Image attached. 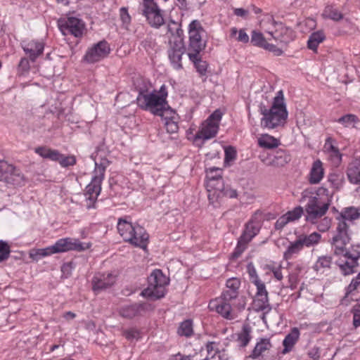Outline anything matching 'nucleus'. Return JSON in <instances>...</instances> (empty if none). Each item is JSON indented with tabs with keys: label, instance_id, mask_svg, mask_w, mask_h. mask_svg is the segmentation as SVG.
I'll return each mask as SVG.
<instances>
[{
	"label": "nucleus",
	"instance_id": "18",
	"mask_svg": "<svg viewBox=\"0 0 360 360\" xmlns=\"http://www.w3.org/2000/svg\"><path fill=\"white\" fill-rule=\"evenodd\" d=\"M231 301V300H225L224 297L221 295L219 298L210 303V307L214 309L222 317L232 320L234 319V316L231 313L232 308L230 303Z\"/></svg>",
	"mask_w": 360,
	"mask_h": 360
},
{
	"label": "nucleus",
	"instance_id": "55",
	"mask_svg": "<svg viewBox=\"0 0 360 360\" xmlns=\"http://www.w3.org/2000/svg\"><path fill=\"white\" fill-rule=\"evenodd\" d=\"M353 326L354 328L360 326V304L355 305L352 309Z\"/></svg>",
	"mask_w": 360,
	"mask_h": 360
},
{
	"label": "nucleus",
	"instance_id": "1",
	"mask_svg": "<svg viewBox=\"0 0 360 360\" xmlns=\"http://www.w3.org/2000/svg\"><path fill=\"white\" fill-rule=\"evenodd\" d=\"M360 208L349 207L344 208L336 217L338 221L335 234L330 240V243L335 247L334 254L340 255L344 252L345 245L350 241L349 226L347 221H352L360 218Z\"/></svg>",
	"mask_w": 360,
	"mask_h": 360
},
{
	"label": "nucleus",
	"instance_id": "25",
	"mask_svg": "<svg viewBox=\"0 0 360 360\" xmlns=\"http://www.w3.org/2000/svg\"><path fill=\"white\" fill-rule=\"evenodd\" d=\"M300 335V330L297 328L295 327L291 329L283 341V349L282 354H285L292 351L295 345L298 341Z\"/></svg>",
	"mask_w": 360,
	"mask_h": 360
},
{
	"label": "nucleus",
	"instance_id": "50",
	"mask_svg": "<svg viewBox=\"0 0 360 360\" xmlns=\"http://www.w3.org/2000/svg\"><path fill=\"white\" fill-rule=\"evenodd\" d=\"M358 266L359 265H356V264L352 263V261H347L344 264L339 265L342 274L344 276L351 275L356 272V270L354 269Z\"/></svg>",
	"mask_w": 360,
	"mask_h": 360
},
{
	"label": "nucleus",
	"instance_id": "30",
	"mask_svg": "<svg viewBox=\"0 0 360 360\" xmlns=\"http://www.w3.org/2000/svg\"><path fill=\"white\" fill-rule=\"evenodd\" d=\"M321 234L317 232H314L309 235H300L298 237L299 240L301 241L302 247H311L318 244L321 240Z\"/></svg>",
	"mask_w": 360,
	"mask_h": 360
},
{
	"label": "nucleus",
	"instance_id": "48",
	"mask_svg": "<svg viewBox=\"0 0 360 360\" xmlns=\"http://www.w3.org/2000/svg\"><path fill=\"white\" fill-rule=\"evenodd\" d=\"M11 254L9 245L4 240H0V263L7 260Z\"/></svg>",
	"mask_w": 360,
	"mask_h": 360
},
{
	"label": "nucleus",
	"instance_id": "17",
	"mask_svg": "<svg viewBox=\"0 0 360 360\" xmlns=\"http://www.w3.org/2000/svg\"><path fill=\"white\" fill-rule=\"evenodd\" d=\"M21 46L32 62H34L43 53L44 49V43L36 40L23 41L21 43Z\"/></svg>",
	"mask_w": 360,
	"mask_h": 360
},
{
	"label": "nucleus",
	"instance_id": "60",
	"mask_svg": "<svg viewBox=\"0 0 360 360\" xmlns=\"http://www.w3.org/2000/svg\"><path fill=\"white\" fill-rule=\"evenodd\" d=\"M30 62L27 58H21L19 64L18 70L20 74H23L24 72H27L30 70Z\"/></svg>",
	"mask_w": 360,
	"mask_h": 360
},
{
	"label": "nucleus",
	"instance_id": "63",
	"mask_svg": "<svg viewBox=\"0 0 360 360\" xmlns=\"http://www.w3.org/2000/svg\"><path fill=\"white\" fill-rule=\"evenodd\" d=\"M247 271H248V273L250 276V280H251V282L253 283L254 281L255 280H259L258 276H257V271L253 265V264L252 262H250L248 265H247Z\"/></svg>",
	"mask_w": 360,
	"mask_h": 360
},
{
	"label": "nucleus",
	"instance_id": "54",
	"mask_svg": "<svg viewBox=\"0 0 360 360\" xmlns=\"http://www.w3.org/2000/svg\"><path fill=\"white\" fill-rule=\"evenodd\" d=\"M252 283H254L257 287L256 295H268V292L266 289L265 284L260 279L254 281Z\"/></svg>",
	"mask_w": 360,
	"mask_h": 360
},
{
	"label": "nucleus",
	"instance_id": "37",
	"mask_svg": "<svg viewBox=\"0 0 360 360\" xmlns=\"http://www.w3.org/2000/svg\"><path fill=\"white\" fill-rule=\"evenodd\" d=\"M322 15L324 18H328L334 21H340L343 18V15L333 6H327Z\"/></svg>",
	"mask_w": 360,
	"mask_h": 360
},
{
	"label": "nucleus",
	"instance_id": "61",
	"mask_svg": "<svg viewBox=\"0 0 360 360\" xmlns=\"http://www.w3.org/2000/svg\"><path fill=\"white\" fill-rule=\"evenodd\" d=\"M236 158V151L232 146H229L225 149V162H230Z\"/></svg>",
	"mask_w": 360,
	"mask_h": 360
},
{
	"label": "nucleus",
	"instance_id": "62",
	"mask_svg": "<svg viewBox=\"0 0 360 360\" xmlns=\"http://www.w3.org/2000/svg\"><path fill=\"white\" fill-rule=\"evenodd\" d=\"M289 222H290L289 219L283 214L276 220L274 228L276 230H281Z\"/></svg>",
	"mask_w": 360,
	"mask_h": 360
},
{
	"label": "nucleus",
	"instance_id": "24",
	"mask_svg": "<svg viewBox=\"0 0 360 360\" xmlns=\"http://www.w3.org/2000/svg\"><path fill=\"white\" fill-rule=\"evenodd\" d=\"M347 176L350 183H360V157L354 158L349 162L347 169Z\"/></svg>",
	"mask_w": 360,
	"mask_h": 360
},
{
	"label": "nucleus",
	"instance_id": "31",
	"mask_svg": "<svg viewBox=\"0 0 360 360\" xmlns=\"http://www.w3.org/2000/svg\"><path fill=\"white\" fill-rule=\"evenodd\" d=\"M206 350L207 354L206 357L202 360H222L221 352L218 348V344L215 342H208L206 344Z\"/></svg>",
	"mask_w": 360,
	"mask_h": 360
},
{
	"label": "nucleus",
	"instance_id": "13",
	"mask_svg": "<svg viewBox=\"0 0 360 360\" xmlns=\"http://www.w3.org/2000/svg\"><path fill=\"white\" fill-rule=\"evenodd\" d=\"M154 305L148 302H142L126 305L120 310L121 316L126 319H133L135 316H143L146 313L154 310Z\"/></svg>",
	"mask_w": 360,
	"mask_h": 360
},
{
	"label": "nucleus",
	"instance_id": "52",
	"mask_svg": "<svg viewBox=\"0 0 360 360\" xmlns=\"http://www.w3.org/2000/svg\"><path fill=\"white\" fill-rule=\"evenodd\" d=\"M123 335L128 340H139L140 338L139 331L136 328L124 330Z\"/></svg>",
	"mask_w": 360,
	"mask_h": 360
},
{
	"label": "nucleus",
	"instance_id": "40",
	"mask_svg": "<svg viewBox=\"0 0 360 360\" xmlns=\"http://www.w3.org/2000/svg\"><path fill=\"white\" fill-rule=\"evenodd\" d=\"M155 116L160 117L162 120H164L165 122L170 120H174L175 119V111L169 105L168 102H166V104L162 106V108L160 109L159 112H158Z\"/></svg>",
	"mask_w": 360,
	"mask_h": 360
},
{
	"label": "nucleus",
	"instance_id": "36",
	"mask_svg": "<svg viewBox=\"0 0 360 360\" xmlns=\"http://www.w3.org/2000/svg\"><path fill=\"white\" fill-rule=\"evenodd\" d=\"M110 162L105 158H101L99 162L95 161V168L93 175L104 179L106 168L110 165Z\"/></svg>",
	"mask_w": 360,
	"mask_h": 360
},
{
	"label": "nucleus",
	"instance_id": "21",
	"mask_svg": "<svg viewBox=\"0 0 360 360\" xmlns=\"http://www.w3.org/2000/svg\"><path fill=\"white\" fill-rule=\"evenodd\" d=\"M127 217L118 219L117 229L120 235L122 237L125 242L132 240V232L135 231L134 229L136 225H133L131 222L127 220Z\"/></svg>",
	"mask_w": 360,
	"mask_h": 360
},
{
	"label": "nucleus",
	"instance_id": "23",
	"mask_svg": "<svg viewBox=\"0 0 360 360\" xmlns=\"http://www.w3.org/2000/svg\"><path fill=\"white\" fill-rule=\"evenodd\" d=\"M219 128V124L205 121V123L202 124L201 129L197 133L196 138L203 140L210 139L217 135Z\"/></svg>",
	"mask_w": 360,
	"mask_h": 360
},
{
	"label": "nucleus",
	"instance_id": "56",
	"mask_svg": "<svg viewBox=\"0 0 360 360\" xmlns=\"http://www.w3.org/2000/svg\"><path fill=\"white\" fill-rule=\"evenodd\" d=\"M222 117V113L220 110H214L206 120L210 123L217 124L219 125V121Z\"/></svg>",
	"mask_w": 360,
	"mask_h": 360
},
{
	"label": "nucleus",
	"instance_id": "44",
	"mask_svg": "<svg viewBox=\"0 0 360 360\" xmlns=\"http://www.w3.org/2000/svg\"><path fill=\"white\" fill-rule=\"evenodd\" d=\"M58 160L57 162L60 164L62 167H68L70 166H74L76 162V158L75 155H65L60 153Z\"/></svg>",
	"mask_w": 360,
	"mask_h": 360
},
{
	"label": "nucleus",
	"instance_id": "34",
	"mask_svg": "<svg viewBox=\"0 0 360 360\" xmlns=\"http://www.w3.org/2000/svg\"><path fill=\"white\" fill-rule=\"evenodd\" d=\"M279 143L278 139L268 134L262 136L258 140L259 146L268 149L275 148L278 146Z\"/></svg>",
	"mask_w": 360,
	"mask_h": 360
},
{
	"label": "nucleus",
	"instance_id": "49",
	"mask_svg": "<svg viewBox=\"0 0 360 360\" xmlns=\"http://www.w3.org/2000/svg\"><path fill=\"white\" fill-rule=\"evenodd\" d=\"M304 213L303 207L297 206L292 210L288 211L285 215L289 219L290 221H294L299 219Z\"/></svg>",
	"mask_w": 360,
	"mask_h": 360
},
{
	"label": "nucleus",
	"instance_id": "12",
	"mask_svg": "<svg viewBox=\"0 0 360 360\" xmlns=\"http://www.w3.org/2000/svg\"><path fill=\"white\" fill-rule=\"evenodd\" d=\"M89 248V245L82 243L77 239L70 238H60L51 246L53 254L65 252L70 250L82 251Z\"/></svg>",
	"mask_w": 360,
	"mask_h": 360
},
{
	"label": "nucleus",
	"instance_id": "41",
	"mask_svg": "<svg viewBox=\"0 0 360 360\" xmlns=\"http://www.w3.org/2000/svg\"><path fill=\"white\" fill-rule=\"evenodd\" d=\"M51 246L41 249H34L30 252V257L35 261H39L41 258L52 255Z\"/></svg>",
	"mask_w": 360,
	"mask_h": 360
},
{
	"label": "nucleus",
	"instance_id": "8",
	"mask_svg": "<svg viewBox=\"0 0 360 360\" xmlns=\"http://www.w3.org/2000/svg\"><path fill=\"white\" fill-rule=\"evenodd\" d=\"M142 7V15L146 18L150 26L158 28L164 24L162 11L155 0H143Z\"/></svg>",
	"mask_w": 360,
	"mask_h": 360
},
{
	"label": "nucleus",
	"instance_id": "47",
	"mask_svg": "<svg viewBox=\"0 0 360 360\" xmlns=\"http://www.w3.org/2000/svg\"><path fill=\"white\" fill-rule=\"evenodd\" d=\"M359 121L358 117L354 114H347L340 117L337 122L342 124L345 127H349L351 124Z\"/></svg>",
	"mask_w": 360,
	"mask_h": 360
},
{
	"label": "nucleus",
	"instance_id": "64",
	"mask_svg": "<svg viewBox=\"0 0 360 360\" xmlns=\"http://www.w3.org/2000/svg\"><path fill=\"white\" fill-rule=\"evenodd\" d=\"M221 193V198L228 197L230 198H236L238 195L236 190L225 186Z\"/></svg>",
	"mask_w": 360,
	"mask_h": 360
},
{
	"label": "nucleus",
	"instance_id": "53",
	"mask_svg": "<svg viewBox=\"0 0 360 360\" xmlns=\"http://www.w3.org/2000/svg\"><path fill=\"white\" fill-rule=\"evenodd\" d=\"M340 255H344L348 259H350L352 261V263L356 264V265H359L358 259L360 258V251L354 250L353 252L347 251L345 249L344 252Z\"/></svg>",
	"mask_w": 360,
	"mask_h": 360
},
{
	"label": "nucleus",
	"instance_id": "43",
	"mask_svg": "<svg viewBox=\"0 0 360 360\" xmlns=\"http://www.w3.org/2000/svg\"><path fill=\"white\" fill-rule=\"evenodd\" d=\"M251 43L256 46L264 49L268 44L264 35L259 32L253 31L251 36Z\"/></svg>",
	"mask_w": 360,
	"mask_h": 360
},
{
	"label": "nucleus",
	"instance_id": "39",
	"mask_svg": "<svg viewBox=\"0 0 360 360\" xmlns=\"http://www.w3.org/2000/svg\"><path fill=\"white\" fill-rule=\"evenodd\" d=\"M189 59L191 62L193 63L197 72L201 76H204L206 75L207 70L208 68V63L206 61L202 60L200 54L197 55L195 59L193 58H189Z\"/></svg>",
	"mask_w": 360,
	"mask_h": 360
},
{
	"label": "nucleus",
	"instance_id": "38",
	"mask_svg": "<svg viewBox=\"0 0 360 360\" xmlns=\"http://www.w3.org/2000/svg\"><path fill=\"white\" fill-rule=\"evenodd\" d=\"M254 307L255 311H264L266 309H271L270 304L269 303V297L268 295L263 296H255V299L254 300Z\"/></svg>",
	"mask_w": 360,
	"mask_h": 360
},
{
	"label": "nucleus",
	"instance_id": "57",
	"mask_svg": "<svg viewBox=\"0 0 360 360\" xmlns=\"http://www.w3.org/2000/svg\"><path fill=\"white\" fill-rule=\"evenodd\" d=\"M360 285V279L357 278V276L353 278L350 284L346 288L345 297H348L353 291L357 289Z\"/></svg>",
	"mask_w": 360,
	"mask_h": 360
},
{
	"label": "nucleus",
	"instance_id": "14",
	"mask_svg": "<svg viewBox=\"0 0 360 360\" xmlns=\"http://www.w3.org/2000/svg\"><path fill=\"white\" fill-rule=\"evenodd\" d=\"M103 180V179L93 175L90 184L86 186L85 196L86 200L89 201V203L86 205L88 209L94 207V205L101 191V184Z\"/></svg>",
	"mask_w": 360,
	"mask_h": 360
},
{
	"label": "nucleus",
	"instance_id": "27",
	"mask_svg": "<svg viewBox=\"0 0 360 360\" xmlns=\"http://www.w3.org/2000/svg\"><path fill=\"white\" fill-rule=\"evenodd\" d=\"M271 347L272 345L269 338H262L257 342L252 353L249 355V358L257 359L262 356L264 352L269 350Z\"/></svg>",
	"mask_w": 360,
	"mask_h": 360
},
{
	"label": "nucleus",
	"instance_id": "16",
	"mask_svg": "<svg viewBox=\"0 0 360 360\" xmlns=\"http://www.w3.org/2000/svg\"><path fill=\"white\" fill-rule=\"evenodd\" d=\"M115 281V276L112 274H98L92 279V289L98 292L110 288Z\"/></svg>",
	"mask_w": 360,
	"mask_h": 360
},
{
	"label": "nucleus",
	"instance_id": "29",
	"mask_svg": "<svg viewBox=\"0 0 360 360\" xmlns=\"http://www.w3.org/2000/svg\"><path fill=\"white\" fill-rule=\"evenodd\" d=\"M34 152L44 159H49L57 162L60 152L58 150L51 149L46 146H39L35 148Z\"/></svg>",
	"mask_w": 360,
	"mask_h": 360
},
{
	"label": "nucleus",
	"instance_id": "2",
	"mask_svg": "<svg viewBox=\"0 0 360 360\" xmlns=\"http://www.w3.org/2000/svg\"><path fill=\"white\" fill-rule=\"evenodd\" d=\"M260 112L263 115L261 119L262 127L274 129L278 126H283L285 123L288 115L283 91H279L277 93L270 109L268 110L264 105H261Z\"/></svg>",
	"mask_w": 360,
	"mask_h": 360
},
{
	"label": "nucleus",
	"instance_id": "35",
	"mask_svg": "<svg viewBox=\"0 0 360 360\" xmlns=\"http://www.w3.org/2000/svg\"><path fill=\"white\" fill-rule=\"evenodd\" d=\"M251 327L249 324H244L242 330L238 334V341L242 347H246L251 340Z\"/></svg>",
	"mask_w": 360,
	"mask_h": 360
},
{
	"label": "nucleus",
	"instance_id": "9",
	"mask_svg": "<svg viewBox=\"0 0 360 360\" xmlns=\"http://www.w3.org/2000/svg\"><path fill=\"white\" fill-rule=\"evenodd\" d=\"M57 23L60 31L64 36L71 34L77 38H80L83 36L85 25L78 18L68 17L67 18H60Z\"/></svg>",
	"mask_w": 360,
	"mask_h": 360
},
{
	"label": "nucleus",
	"instance_id": "42",
	"mask_svg": "<svg viewBox=\"0 0 360 360\" xmlns=\"http://www.w3.org/2000/svg\"><path fill=\"white\" fill-rule=\"evenodd\" d=\"M332 261L333 259L330 256L319 257L313 268L316 271H319L322 269H330Z\"/></svg>",
	"mask_w": 360,
	"mask_h": 360
},
{
	"label": "nucleus",
	"instance_id": "15",
	"mask_svg": "<svg viewBox=\"0 0 360 360\" xmlns=\"http://www.w3.org/2000/svg\"><path fill=\"white\" fill-rule=\"evenodd\" d=\"M185 50L183 39H180L174 41L171 49L168 51L169 59L175 70H178L183 68L181 58Z\"/></svg>",
	"mask_w": 360,
	"mask_h": 360
},
{
	"label": "nucleus",
	"instance_id": "4",
	"mask_svg": "<svg viewBox=\"0 0 360 360\" xmlns=\"http://www.w3.org/2000/svg\"><path fill=\"white\" fill-rule=\"evenodd\" d=\"M305 201H307L305 205L306 220L313 224L325 215L330 205L329 202L322 200L319 195H311L307 191L302 192L300 199L302 203Z\"/></svg>",
	"mask_w": 360,
	"mask_h": 360
},
{
	"label": "nucleus",
	"instance_id": "5",
	"mask_svg": "<svg viewBox=\"0 0 360 360\" xmlns=\"http://www.w3.org/2000/svg\"><path fill=\"white\" fill-rule=\"evenodd\" d=\"M205 32L200 22L193 20L188 25L189 44L187 48L188 58H196L206 47V41L202 39V34Z\"/></svg>",
	"mask_w": 360,
	"mask_h": 360
},
{
	"label": "nucleus",
	"instance_id": "3",
	"mask_svg": "<svg viewBox=\"0 0 360 360\" xmlns=\"http://www.w3.org/2000/svg\"><path fill=\"white\" fill-rule=\"evenodd\" d=\"M148 285L141 292V296L150 300H158L165 297V286L169 284V279L160 269H155L148 278Z\"/></svg>",
	"mask_w": 360,
	"mask_h": 360
},
{
	"label": "nucleus",
	"instance_id": "7",
	"mask_svg": "<svg viewBox=\"0 0 360 360\" xmlns=\"http://www.w3.org/2000/svg\"><path fill=\"white\" fill-rule=\"evenodd\" d=\"M167 101L158 97L155 91L151 93H145L141 91L136 98L138 106L144 110H148L154 115L158 114L160 109L166 104Z\"/></svg>",
	"mask_w": 360,
	"mask_h": 360
},
{
	"label": "nucleus",
	"instance_id": "20",
	"mask_svg": "<svg viewBox=\"0 0 360 360\" xmlns=\"http://www.w3.org/2000/svg\"><path fill=\"white\" fill-rule=\"evenodd\" d=\"M134 231L132 232L133 238L131 240H129V243L135 247L146 250L148 243V233L143 227L139 225L135 226Z\"/></svg>",
	"mask_w": 360,
	"mask_h": 360
},
{
	"label": "nucleus",
	"instance_id": "58",
	"mask_svg": "<svg viewBox=\"0 0 360 360\" xmlns=\"http://www.w3.org/2000/svg\"><path fill=\"white\" fill-rule=\"evenodd\" d=\"M360 285V279L357 278V276L353 278L350 284L346 288L345 297H348L353 291L357 289Z\"/></svg>",
	"mask_w": 360,
	"mask_h": 360
},
{
	"label": "nucleus",
	"instance_id": "26",
	"mask_svg": "<svg viewBox=\"0 0 360 360\" xmlns=\"http://www.w3.org/2000/svg\"><path fill=\"white\" fill-rule=\"evenodd\" d=\"M323 168L321 160H317L313 162L309 177L311 184H319L323 177Z\"/></svg>",
	"mask_w": 360,
	"mask_h": 360
},
{
	"label": "nucleus",
	"instance_id": "11",
	"mask_svg": "<svg viewBox=\"0 0 360 360\" xmlns=\"http://www.w3.org/2000/svg\"><path fill=\"white\" fill-rule=\"evenodd\" d=\"M110 52L109 44L105 40H102L86 51L83 60L88 63H94L106 58Z\"/></svg>",
	"mask_w": 360,
	"mask_h": 360
},
{
	"label": "nucleus",
	"instance_id": "10",
	"mask_svg": "<svg viewBox=\"0 0 360 360\" xmlns=\"http://www.w3.org/2000/svg\"><path fill=\"white\" fill-rule=\"evenodd\" d=\"M259 232V227L254 222L249 221L243 231L242 234L239 237L237 245L232 253L233 258H238L247 249L248 243L256 236Z\"/></svg>",
	"mask_w": 360,
	"mask_h": 360
},
{
	"label": "nucleus",
	"instance_id": "28",
	"mask_svg": "<svg viewBox=\"0 0 360 360\" xmlns=\"http://www.w3.org/2000/svg\"><path fill=\"white\" fill-rule=\"evenodd\" d=\"M326 39V35L322 30L312 32L307 41V47L314 52H317L319 45Z\"/></svg>",
	"mask_w": 360,
	"mask_h": 360
},
{
	"label": "nucleus",
	"instance_id": "19",
	"mask_svg": "<svg viewBox=\"0 0 360 360\" xmlns=\"http://www.w3.org/2000/svg\"><path fill=\"white\" fill-rule=\"evenodd\" d=\"M224 186L223 179L207 180L206 186L208 192V199L210 203L214 204L221 198V192Z\"/></svg>",
	"mask_w": 360,
	"mask_h": 360
},
{
	"label": "nucleus",
	"instance_id": "22",
	"mask_svg": "<svg viewBox=\"0 0 360 360\" xmlns=\"http://www.w3.org/2000/svg\"><path fill=\"white\" fill-rule=\"evenodd\" d=\"M240 285V281L237 278H231L226 281V290L221 295L225 300H235L238 295V289Z\"/></svg>",
	"mask_w": 360,
	"mask_h": 360
},
{
	"label": "nucleus",
	"instance_id": "51",
	"mask_svg": "<svg viewBox=\"0 0 360 360\" xmlns=\"http://www.w3.org/2000/svg\"><path fill=\"white\" fill-rule=\"evenodd\" d=\"M207 180L222 179V170L218 167H210L206 170Z\"/></svg>",
	"mask_w": 360,
	"mask_h": 360
},
{
	"label": "nucleus",
	"instance_id": "32",
	"mask_svg": "<svg viewBox=\"0 0 360 360\" xmlns=\"http://www.w3.org/2000/svg\"><path fill=\"white\" fill-rule=\"evenodd\" d=\"M303 249L301 241L297 238L295 241L290 243L286 250L283 253L285 260L291 259L295 255H297Z\"/></svg>",
	"mask_w": 360,
	"mask_h": 360
},
{
	"label": "nucleus",
	"instance_id": "46",
	"mask_svg": "<svg viewBox=\"0 0 360 360\" xmlns=\"http://www.w3.org/2000/svg\"><path fill=\"white\" fill-rule=\"evenodd\" d=\"M178 333L186 337L191 336L193 333L192 321L191 320L183 321L178 329Z\"/></svg>",
	"mask_w": 360,
	"mask_h": 360
},
{
	"label": "nucleus",
	"instance_id": "6",
	"mask_svg": "<svg viewBox=\"0 0 360 360\" xmlns=\"http://www.w3.org/2000/svg\"><path fill=\"white\" fill-rule=\"evenodd\" d=\"M0 181L17 186L25 185V176L20 169L5 160H0Z\"/></svg>",
	"mask_w": 360,
	"mask_h": 360
},
{
	"label": "nucleus",
	"instance_id": "59",
	"mask_svg": "<svg viewBox=\"0 0 360 360\" xmlns=\"http://www.w3.org/2000/svg\"><path fill=\"white\" fill-rule=\"evenodd\" d=\"M166 130L169 134H174L178 131L179 126L174 120H170L165 122Z\"/></svg>",
	"mask_w": 360,
	"mask_h": 360
},
{
	"label": "nucleus",
	"instance_id": "33",
	"mask_svg": "<svg viewBox=\"0 0 360 360\" xmlns=\"http://www.w3.org/2000/svg\"><path fill=\"white\" fill-rule=\"evenodd\" d=\"M290 155L284 150L279 149L276 151L272 164L276 167H283L290 161Z\"/></svg>",
	"mask_w": 360,
	"mask_h": 360
},
{
	"label": "nucleus",
	"instance_id": "45",
	"mask_svg": "<svg viewBox=\"0 0 360 360\" xmlns=\"http://www.w3.org/2000/svg\"><path fill=\"white\" fill-rule=\"evenodd\" d=\"M328 151L330 153V158L335 166H338L342 161V154L340 153L339 149L334 146L333 145H330Z\"/></svg>",
	"mask_w": 360,
	"mask_h": 360
}]
</instances>
